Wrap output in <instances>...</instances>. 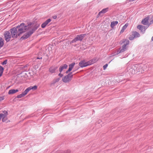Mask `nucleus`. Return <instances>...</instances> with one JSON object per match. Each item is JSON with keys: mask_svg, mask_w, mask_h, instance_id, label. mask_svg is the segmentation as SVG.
I'll use <instances>...</instances> for the list:
<instances>
[{"mask_svg": "<svg viewBox=\"0 0 153 153\" xmlns=\"http://www.w3.org/2000/svg\"><path fill=\"white\" fill-rule=\"evenodd\" d=\"M108 8L107 7L102 9L101 11H100L99 13L98 14L97 16V17H98L101 15V13L104 14L106 13L108 11Z\"/></svg>", "mask_w": 153, "mask_h": 153, "instance_id": "ddd939ff", "label": "nucleus"}, {"mask_svg": "<svg viewBox=\"0 0 153 153\" xmlns=\"http://www.w3.org/2000/svg\"><path fill=\"white\" fill-rule=\"evenodd\" d=\"M75 64V62H73L71 64H70L69 65V68L68 69H69L71 71L73 68H74Z\"/></svg>", "mask_w": 153, "mask_h": 153, "instance_id": "4be33fe9", "label": "nucleus"}, {"mask_svg": "<svg viewBox=\"0 0 153 153\" xmlns=\"http://www.w3.org/2000/svg\"><path fill=\"white\" fill-rule=\"evenodd\" d=\"M145 28H142L140 30L141 32H142L143 33H144L146 30V29H145Z\"/></svg>", "mask_w": 153, "mask_h": 153, "instance_id": "c85d7f7f", "label": "nucleus"}, {"mask_svg": "<svg viewBox=\"0 0 153 153\" xmlns=\"http://www.w3.org/2000/svg\"><path fill=\"white\" fill-rule=\"evenodd\" d=\"M32 23L29 24L27 26L25 25L24 23H22L20 25L16 27L17 29L19 35H20L25 32L27 30H29L30 28V27Z\"/></svg>", "mask_w": 153, "mask_h": 153, "instance_id": "f257e3e1", "label": "nucleus"}, {"mask_svg": "<svg viewBox=\"0 0 153 153\" xmlns=\"http://www.w3.org/2000/svg\"><path fill=\"white\" fill-rule=\"evenodd\" d=\"M4 40L2 38L0 37V47H2L4 45Z\"/></svg>", "mask_w": 153, "mask_h": 153, "instance_id": "412c9836", "label": "nucleus"}, {"mask_svg": "<svg viewBox=\"0 0 153 153\" xmlns=\"http://www.w3.org/2000/svg\"><path fill=\"white\" fill-rule=\"evenodd\" d=\"M19 91L18 89H11L9 90L8 92V94H15Z\"/></svg>", "mask_w": 153, "mask_h": 153, "instance_id": "dca6fc26", "label": "nucleus"}, {"mask_svg": "<svg viewBox=\"0 0 153 153\" xmlns=\"http://www.w3.org/2000/svg\"><path fill=\"white\" fill-rule=\"evenodd\" d=\"M128 26V24H125L122 27V28L120 31V33H123L124 31V30L127 28Z\"/></svg>", "mask_w": 153, "mask_h": 153, "instance_id": "6ab92c4d", "label": "nucleus"}, {"mask_svg": "<svg viewBox=\"0 0 153 153\" xmlns=\"http://www.w3.org/2000/svg\"><path fill=\"white\" fill-rule=\"evenodd\" d=\"M108 64H106L103 66V68L104 70H105L108 66Z\"/></svg>", "mask_w": 153, "mask_h": 153, "instance_id": "7c9ffc66", "label": "nucleus"}, {"mask_svg": "<svg viewBox=\"0 0 153 153\" xmlns=\"http://www.w3.org/2000/svg\"><path fill=\"white\" fill-rule=\"evenodd\" d=\"M149 18L148 17L145 18L142 20V23L145 25H147L149 23Z\"/></svg>", "mask_w": 153, "mask_h": 153, "instance_id": "4468645a", "label": "nucleus"}, {"mask_svg": "<svg viewBox=\"0 0 153 153\" xmlns=\"http://www.w3.org/2000/svg\"><path fill=\"white\" fill-rule=\"evenodd\" d=\"M70 150H67L66 151L63 152H62L61 153H70Z\"/></svg>", "mask_w": 153, "mask_h": 153, "instance_id": "473e14b6", "label": "nucleus"}, {"mask_svg": "<svg viewBox=\"0 0 153 153\" xmlns=\"http://www.w3.org/2000/svg\"><path fill=\"white\" fill-rule=\"evenodd\" d=\"M4 35L5 39L7 42H9L12 38L10 30L5 31L4 33Z\"/></svg>", "mask_w": 153, "mask_h": 153, "instance_id": "9d476101", "label": "nucleus"}, {"mask_svg": "<svg viewBox=\"0 0 153 153\" xmlns=\"http://www.w3.org/2000/svg\"><path fill=\"white\" fill-rule=\"evenodd\" d=\"M118 23L117 21H113L111 22V27L112 28H114V26L116 25Z\"/></svg>", "mask_w": 153, "mask_h": 153, "instance_id": "a211bd4d", "label": "nucleus"}, {"mask_svg": "<svg viewBox=\"0 0 153 153\" xmlns=\"http://www.w3.org/2000/svg\"><path fill=\"white\" fill-rule=\"evenodd\" d=\"M153 22V21H152V20L150 22V24H149V25L148 26V27H149V25L150 24H152Z\"/></svg>", "mask_w": 153, "mask_h": 153, "instance_id": "c9c22d12", "label": "nucleus"}, {"mask_svg": "<svg viewBox=\"0 0 153 153\" xmlns=\"http://www.w3.org/2000/svg\"><path fill=\"white\" fill-rule=\"evenodd\" d=\"M129 41L128 40L123 39V43H124V44L122 46V47L119 48L120 50V52L122 53L124 52L127 49V45L129 43Z\"/></svg>", "mask_w": 153, "mask_h": 153, "instance_id": "6e6552de", "label": "nucleus"}, {"mask_svg": "<svg viewBox=\"0 0 153 153\" xmlns=\"http://www.w3.org/2000/svg\"><path fill=\"white\" fill-rule=\"evenodd\" d=\"M151 40L152 41H153V36L152 37L151 39Z\"/></svg>", "mask_w": 153, "mask_h": 153, "instance_id": "58836bf2", "label": "nucleus"}, {"mask_svg": "<svg viewBox=\"0 0 153 153\" xmlns=\"http://www.w3.org/2000/svg\"><path fill=\"white\" fill-rule=\"evenodd\" d=\"M58 76H60V78H61V77H62L63 76V74H62L61 73H59L58 74Z\"/></svg>", "mask_w": 153, "mask_h": 153, "instance_id": "72a5a7b5", "label": "nucleus"}, {"mask_svg": "<svg viewBox=\"0 0 153 153\" xmlns=\"http://www.w3.org/2000/svg\"><path fill=\"white\" fill-rule=\"evenodd\" d=\"M135 37H134V36L133 35L132 33V35H130L129 37V39L131 40H133Z\"/></svg>", "mask_w": 153, "mask_h": 153, "instance_id": "bb28decb", "label": "nucleus"}, {"mask_svg": "<svg viewBox=\"0 0 153 153\" xmlns=\"http://www.w3.org/2000/svg\"><path fill=\"white\" fill-rule=\"evenodd\" d=\"M96 62V59H94L92 60H90L87 62H86L85 60H83L79 62V65L81 67L83 68L90 65L95 63Z\"/></svg>", "mask_w": 153, "mask_h": 153, "instance_id": "39448f33", "label": "nucleus"}, {"mask_svg": "<svg viewBox=\"0 0 153 153\" xmlns=\"http://www.w3.org/2000/svg\"><path fill=\"white\" fill-rule=\"evenodd\" d=\"M72 72H71L68 75L63 77L62 79L63 82L65 83H67L70 81L73 77V74H72Z\"/></svg>", "mask_w": 153, "mask_h": 153, "instance_id": "0eeeda50", "label": "nucleus"}, {"mask_svg": "<svg viewBox=\"0 0 153 153\" xmlns=\"http://www.w3.org/2000/svg\"><path fill=\"white\" fill-rule=\"evenodd\" d=\"M2 121L3 122H4L7 120V117L5 116H3L2 117Z\"/></svg>", "mask_w": 153, "mask_h": 153, "instance_id": "a878e982", "label": "nucleus"}, {"mask_svg": "<svg viewBox=\"0 0 153 153\" xmlns=\"http://www.w3.org/2000/svg\"><path fill=\"white\" fill-rule=\"evenodd\" d=\"M60 79H61L60 78H59V77L57 78L56 79H55L53 80L51 84H54L56 82H59Z\"/></svg>", "mask_w": 153, "mask_h": 153, "instance_id": "aec40b11", "label": "nucleus"}, {"mask_svg": "<svg viewBox=\"0 0 153 153\" xmlns=\"http://www.w3.org/2000/svg\"><path fill=\"white\" fill-rule=\"evenodd\" d=\"M10 31L11 33L12 37L13 39H16L20 36L19 35V32H18L17 29L16 27H13L10 29Z\"/></svg>", "mask_w": 153, "mask_h": 153, "instance_id": "423d86ee", "label": "nucleus"}, {"mask_svg": "<svg viewBox=\"0 0 153 153\" xmlns=\"http://www.w3.org/2000/svg\"><path fill=\"white\" fill-rule=\"evenodd\" d=\"M86 35L85 34H81L77 35L76 37L73 39L71 42V43L76 42L78 41H81L85 37Z\"/></svg>", "mask_w": 153, "mask_h": 153, "instance_id": "1a4fd4ad", "label": "nucleus"}, {"mask_svg": "<svg viewBox=\"0 0 153 153\" xmlns=\"http://www.w3.org/2000/svg\"><path fill=\"white\" fill-rule=\"evenodd\" d=\"M148 27H145V29H146V30Z\"/></svg>", "mask_w": 153, "mask_h": 153, "instance_id": "ea45409f", "label": "nucleus"}, {"mask_svg": "<svg viewBox=\"0 0 153 153\" xmlns=\"http://www.w3.org/2000/svg\"><path fill=\"white\" fill-rule=\"evenodd\" d=\"M152 18H153V20H152V21H153V16Z\"/></svg>", "mask_w": 153, "mask_h": 153, "instance_id": "a19ab883", "label": "nucleus"}, {"mask_svg": "<svg viewBox=\"0 0 153 153\" xmlns=\"http://www.w3.org/2000/svg\"><path fill=\"white\" fill-rule=\"evenodd\" d=\"M58 67L56 66L51 67L49 69V71L51 74H53L55 72V71L57 69Z\"/></svg>", "mask_w": 153, "mask_h": 153, "instance_id": "9b49d317", "label": "nucleus"}, {"mask_svg": "<svg viewBox=\"0 0 153 153\" xmlns=\"http://www.w3.org/2000/svg\"><path fill=\"white\" fill-rule=\"evenodd\" d=\"M37 88L36 85H34L33 86H30L27 88L25 91L23 92L21 94L17 95V98H21L24 97L26 95L28 92L31 90H33L34 91L36 90Z\"/></svg>", "mask_w": 153, "mask_h": 153, "instance_id": "20e7f679", "label": "nucleus"}, {"mask_svg": "<svg viewBox=\"0 0 153 153\" xmlns=\"http://www.w3.org/2000/svg\"><path fill=\"white\" fill-rule=\"evenodd\" d=\"M4 70V68L0 65V76H2Z\"/></svg>", "mask_w": 153, "mask_h": 153, "instance_id": "5701e85b", "label": "nucleus"}, {"mask_svg": "<svg viewBox=\"0 0 153 153\" xmlns=\"http://www.w3.org/2000/svg\"><path fill=\"white\" fill-rule=\"evenodd\" d=\"M51 21V20L50 19H48L46 20L45 22L43 23L41 25V27L42 28H44Z\"/></svg>", "mask_w": 153, "mask_h": 153, "instance_id": "f8f14e48", "label": "nucleus"}, {"mask_svg": "<svg viewBox=\"0 0 153 153\" xmlns=\"http://www.w3.org/2000/svg\"><path fill=\"white\" fill-rule=\"evenodd\" d=\"M4 97H0V102L2 101L4 99Z\"/></svg>", "mask_w": 153, "mask_h": 153, "instance_id": "2f4dec72", "label": "nucleus"}, {"mask_svg": "<svg viewBox=\"0 0 153 153\" xmlns=\"http://www.w3.org/2000/svg\"><path fill=\"white\" fill-rule=\"evenodd\" d=\"M137 27L138 29L140 30L142 28L145 27L140 25H139L137 26Z\"/></svg>", "mask_w": 153, "mask_h": 153, "instance_id": "b1692460", "label": "nucleus"}, {"mask_svg": "<svg viewBox=\"0 0 153 153\" xmlns=\"http://www.w3.org/2000/svg\"><path fill=\"white\" fill-rule=\"evenodd\" d=\"M7 59H5L3 62L1 63V64L2 65H6L7 63Z\"/></svg>", "mask_w": 153, "mask_h": 153, "instance_id": "c756f323", "label": "nucleus"}, {"mask_svg": "<svg viewBox=\"0 0 153 153\" xmlns=\"http://www.w3.org/2000/svg\"><path fill=\"white\" fill-rule=\"evenodd\" d=\"M56 18L57 16H54L53 17V18L54 19H55Z\"/></svg>", "mask_w": 153, "mask_h": 153, "instance_id": "e433bc0d", "label": "nucleus"}, {"mask_svg": "<svg viewBox=\"0 0 153 153\" xmlns=\"http://www.w3.org/2000/svg\"><path fill=\"white\" fill-rule=\"evenodd\" d=\"M140 67V65L139 64H135L134 67L135 68H135H130L128 70L129 68H128V71L129 73L131 72V73L134 74L135 73V70H136L137 72H142V71H145V69L146 68L147 66L146 65H144L143 67H142V68H139Z\"/></svg>", "mask_w": 153, "mask_h": 153, "instance_id": "f03ea898", "label": "nucleus"}, {"mask_svg": "<svg viewBox=\"0 0 153 153\" xmlns=\"http://www.w3.org/2000/svg\"><path fill=\"white\" fill-rule=\"evenodd\" d=\"M132 33L133 35L135 38L138 37L140 36V34L136 31L132 32Z\"/></svg>", "mask_w": 153, "mask_h": 153, "instance_id": "f3484780", "label": "nucleus"}, {"mask_svg": "<svg viewBox=\"0 0 153 153\" xmlns=\"http://www.w3.org/2000/svg\"><path fill=\"white\" fill-rule=\"evenodd\" d=\"M120 53H121V52H120V50L119 48L118 50H117L115 52H114V55H116Z\"/></svg>", "mask_w": 153, "mask_h": 153, "instance_id": "393cba45", "label": "nucleus"}, {"mask_svg": "<svg viewBox=\"0 0 153 153\" xmlns=\"http://www.w3.org/2000/svg\"><path fill=\"white\" fill-rule=\"evenodd\" d=\"M39 26V25L36 24L35 25L34 27L32 28L31 30L29 32L25 33L22 37L20 38V40H23L24 39H26L30 36L36 30Z\"/></svg>", "mask_w": 153, "mask_h": 153, "instance_id": "7ed1b4c3", "label": "nucleus"}, {"mask_svg": "<svg viewBox=\"0 0 153 153\" xmlns=\"http://www.w3.org/2000/svg\"><path fill=\"white\" fill-rule=\"evenodd\" d=\"M71 71L69 69H68L66 72V74H68V72H70Z\"/></svg>", "mask_w": 153, "mask_h": 153, "instance_id": "f704fd0d", "label": "nucleus"}, {"mask_svg": "<svg viewBox=\"0 0 153 153\" xmlns=\"http://www.w3.org/2000/svg\"><path fill=\"white\" fill-rule=\"evenodd\" d=\"M68 67V65L66 64H64L63 65H62L59 68V71L60 73H61L62 71L64 69H66Z\"/></svg>", "mask_w": 153, "mask_h": 153, "instance_id": "2eb2a0df", "label": "nucleus"}, {"mask_svg": "<svg viewBox=\"0 0 153 153\" xmlns=\"http://www.w3.org/2000/svg\"><path fill=\"white\" fill-rule=\"evenodd\" d=\"M3 112L4 113V114L2 113L3 115L2 116V117L5 116V117H7V115L8 114L7 112V111H3Z\"/></svg>", "mask_w": 153, "mask_h": 153, "instance_id": "cd10ccee", "label": "nucleus"}, {"mask_svg": "<svg viewBox=\"0 0 153 153\" xmlns=\"http://www.w3.org/2000/svg\"><path fill=\"white\" fill-rule=\"evenodd\" d=\"M37 59H42V57H41L40 58H39V57H37Z\"/></svg>", "mask_w": 153, "mask_h": 153, "instance_id": "4c0bfd02", "label": "nucleus"}]
</instances>
